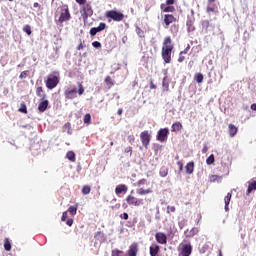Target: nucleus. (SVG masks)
<instances>
[{
	"instance_id": "obj_1",
	"label": "nucleus",
	"mask_w": 256,
	"mask_h": 256,
	"mask_svg": "<svg viewBox=\"0 0 256 256\" xmlns=\"http://www.w3.org/2000/svg\"><path fill=\"white\" fill-rule=\"evenodd\" d=\"M171 51H173V45H171V37H166L162 47V57L165 63H171Z\"/></svg>"
},
{
	"instance_id": "obj_2",
	"label": "nucleus",
	"mask_w": 256,
	"mask_h": 256,
	"mask_svg": "<svg viewBox=\"0 0 256 256\" xmlns=\"http://www.w3.org/2000/svg\"><path fill=\"white\" fill-rule=\"evenodd\" d=\"M80 13L84 23H87V19H89V17H93V7L91 6V2L82 4L80 7Z\"/></svg>"
},
{
	"instance_id": "obj_3",
	"label": "nucleus",
	"mask_w": 256,
	"mask_h": 256,
	"mask_svg": "<svg viewBox=\"0 0 256 256\" xmlns=\"http://www.w3.org/2000/svg\"><path fill=\"white\" fill-rule=\"evenodd\" d=\"M61 77L59 75V72H53L52 74L48 75L47 81H46V87L47 89H55L57 85H59Z\"/></svg>"
},
{
	"instance_id": "obj_4",
	"label": "nucleus",
	"mask_w": 256,
	"mask_h": 256,
	"mask_svg": "<svg viewBox=\"0 0 256 256\" xmlns=\"http://www.w3.org/2000/svg\"><path fill=\"white\" fill-rule=\"evenodd\" d=\"M106 17L108 19H113V21H123V13L117 12L115 10L107 11L106 12Z\"/></svg>"
},
{
	"instance_id": "obj_5",
	"label": "nucleus",
	"mask_w": 256,
	"mask_h": 256,
	"mask_svg": "<svg viewBox=\"0 0 256 256\" xmlns=\"http://www.w3.org/2000/svg\"><path fill=\"white\" fill-rule=\"evenodd\" d=\"M168 135H169V129L162 128L158 131L156 139H157V141H160V143H163V142L167 141Z\"/></svg>"
},
{
	"instance_id": "obj_6",
	"label": "nucleus",
	"mask_w": 256,
	"mask_h": 256,
	"mask_svg": "<svg viewBox=\"0 0 256 256\" xmlns=\"http://www.w3.org/2000/svg\"><path fill=\"white\" fill-rule=\"evenodd\" d=\"M140 139L142 145H144L145 149H147V147H149V143H151V135L149 134V131H143L140 134Z\"/></svg>"
},
{
	"instance_id": "obj_7",
	"label": "nucleus",
	"mask_w": 256,
	"mask_h": 256,
	"mask_svg": "<svg viewBox=\"0 0 256 256\" xmlns=\"http://www.w3.org/2000/svg\"><path fill=\"white\" fill-rule=\"evenodd\" d=\"M126 201L128 205H135V207H139L141 205H144L143 199H137L134 196L129 195L126 198Z\"/></svg>"
},
{
	"instance_id": "obj_8",
	"label": "nucleus",
	"mask_w": 256,
	"mask_h": 256,
	"mask_svg": "<svg viewBox=\"0 0 256 256\" xmlns=\"http://www.w3.org/2000/svg\"><path fill=\"white\" fill-rule=\"evenodd\" d=\"M155 239L160 245H167V235H165V233L157 232L155 234Z\"/></svg>"
},
{
	"instance_id": "obj_9",
	"label": "nucleus",
	"mask_w": 256,
	"mask_h": 256,
	"mask_svg": "<svg viewBox=\"0 0 256 256\" xmlns=\"http://www.w3.org/2000/svg\"><path fill=\"white\" fill-rule=\"evenodd\" d=\"M105 27H107V25L105 23L101 22L98 27H93L90 29V35L92 37H95V35H97V33H101V31H104Z\"/></svg>"
},
{
	"instance_id": "obj_10",
	"label": "nucleus",
	"mask_w": 256,
	"mask_h": 256,
	"mask_svg": "<svg viewBox=\"0 0 256 256\" xmlns=\"http://www.w3.org/2000/svg\"><path fill=\"white\" fill-rule=\"evenodd\" d=\"M193 253V246L191 244H183L181 248L182 256H190Z\"/></svg>"
},
{
	"instance_id": "obj_11",
	"label": "nucleus",
	"mask_w": 256,
	"mask_h": 256,
	"mask_svg": "<svg viewBox=\"0 0 256 256\" xmlns=\"http://www.w3.org/2000/svg\"><path fill=\"white\" fill-rule=\"evenodd\" d=\"M71 19V14L69 13V9L65 8L59 17L60 23H65V21H69Z\"/></svg>"
},
{
	"instance_id": "obj_12",
	"label": "nucleus",
	"mask_w": 256,
	"mask_h": 256,
	"mask_svg": "<svg viewBox=\"0 0 256 256\" xmlns=\"http://www.w3.org/2000/svg\"><path fill=\"white\" fill-rule=\"evenodd\" d=\"M139 252V245L137 243H133L130 245L128 249V256H137Z\"/></svg>"
},
{
	"instance_id": "obj_13",
	"label": "nucleus",
	"mask_w": 256,
	"mask_h": 256,
	"mask_svg": "<svg viewBox=\"0 0 256 256\" xmlns=\"http://www.w3.org/2000/svg\"><path fill=\"white\" fill-rule=\"evenodd\" d=\"M47 107H49V100H43L38 105V110L40 111V113H45V111H47Z\"/></svg>"
},
{
	"instance_id": "obj_14",
	"label": "nucleus",
	"mask_w": 256,
	"mask_h": 256,
	"mask_svg": "<svg viewBox=\"0 0 256 256\" xmlns=\"http://www.w3.org/2000/svg\"><path fill=\"white\" fill-rule=\"evenodd\" d=\"M67 99H75L77 97V88H73L65 92Z\"/></svg>"
},
{
	"instance_id": "obj_15",
	"label": "nucleus",
	"mask_w": 256,
	"mask_h": 256,
	"mask_svg": "<svg viewBox=\"0 0 256 256\" xmlns=\"http://www.w3.org/2000/svg\"><path fill=\"white\" fill-rule=\"evenodd\" d=\"M185 170H186L187 175H193V171H195V162H189L185 166Z\"/></svg>"
},
{
	"instance_id": "obj_16",
	"label": "nucleus",
	"mask_w": 256,
	"mask_h": 256,
	"mask_svg": "<svg viewBox=\"0 0 256 256\" xmlns=\"http://www.w3.org/2000/svg\"><path fill=\"white\" fill-rule=\"evenodd\" d=\"M127 189V185L121 184L115 188V193L116 195H121V193H127Z\"/></svg>"
},
{
	"instance_id": "obj_17",
	"label": "nucleus",
	"mask_w": 256,
	"mask_h": 256,
	"mask_svg": "<svg viewBox=\"0 0 256 256\" xmlns=\"http://www.w3.org/2000/svg\"><path fill=\"white\" fill-rule=\"evenodd\" d=\"M248 189H247V195H249L250 193H253V191H256V181L255 180H251L248 182Z\"/></svg>"
},
{
	"instance_id": "obj_18",
	"label": "nucleus",
	"mask_w": 256,
	"mask_h": 256,
	"mask_svg": "<svg viewBox=\"0 0 256 256\" xmlns=\"http://www.w3.org/2000/svg\"><path fill=\"white\" fill-rule=\"evenodd\" d=\"M197 233H199V228H192L190 231L186 230L184 235H186V237H195Z\"/></svg>"
},
{
	"instance_id": "obj_19",
	"label": "nucleus",
	"mask_w": 256,
	"mask_h": 256,
	"mask_svg": "<svg viewBox=\"0 0 256 256\" xmlns=\"http://www.w3.org/2000/svg\"><path fill=\"white\" fill-rule=\"evenodd\" d=\"M173 21H175V17L171 14H166L164 16V23L165 25L169 26L171 25V23H173Z\"/></svg>"
},
{
	"instance_id": "obj_20",
	"label": "nucleus",
	"mask_w": 256,
	"mask_h": 256,
	"mask_svg": "<svg viewBox=\"0 0 256 256\" xmlns=\"http://www.w3.org/2000/svg\"><path fill=\"white\" fill-rule=\"evenodd\" d=\"M228 129L230 137H235L237 135L238 129L235 125L229 124Z\"/></svg>"
},
{
	"instance_id": "obj_21",
	"label": "nucleus",
	"mask_w": 256,
	"mask_h": 256,
	"mask_svg": "<svg viewBox=\"0 0 256 256\" xmlns=\"http://www.w3.org/2000/svg\"><path fill=\"white\" fill-rule=\"evenodd\" d=\"M157 253H159V245L157 244H152L150 246V255L151 256H157Z\"/></svg>"
},
{
	"instance_id": "obj_22",
	"label": "nucleus",
	"mask_w": 256,
	"mask_h": 256,
	"mask_svg": "<svg viewBox=\"0 0 256 256\" xmlns=\"http://www.w3.org/2000/svg\"><path fill=\"white\" fill-rule=\"evenodd\" d=\"M231 197H232V195H231V193H228L227 195H226V197L224 198V203H225V211H229V203H231Z\"/></svg>"
},
{
	"instance_id": "obj_23",
	"label": "nucleus",
	"mask_w": 256,
	"mask_h": 256,
	"mask_svg": "<svg viewBox=\"0 0 256 256\" xmlns=\"http://www.w3.org/2000/svg\"><path fill=\"white\" fill-rule=\"evenodd\" d=\"M181 129H183V125L181 124V122H176L172 125L173 133H177V131H181Z\"/></svg>"
},
{
	"instance_id": "obj_24",
	"label": "nucleus",
	"mask_w": 256,
	"mask_h": 256,
	"mask_svg": "<svg viewBox=\"0 0 256 256\" xmlns=\"http://www.w3.org/2000/svg\"><path fill=\"white\" fill-rule=\"evenodd\" d=\"M149 193H153V190L151 188H148V189H143V188H139L137 190V194L138 195H149Z\"/></svg>"
},
{
	"instance_id": "obj_25",
	"label": "nucleus",
	"mask_w": 256,
	"mask_h": 256,
	"mask_svg": "<svg viewBox=\"0 0 256 256\" xmlns=\"http://www.w3.org/2000/svg\"><path fill=\"white\" fill-rule=\"evenodd\" d=\"M162 87L164 91H169V78L164 77Z\"/></svg>"
},
{
	"instance_id": "obj_26",
	"label": "nucleus",
	"mask_w": 256,
	"mask_h": 256,
	"mask_svg": "<svg viewBox=\"0 0 256 256\" xmlns=\"http://www.w3.org/2000/svg\"><path fill=\"white\" fill-rule=\"evenodd\" d=\"M36 94L38 97H41L42 99H45V93L43 92V87H38L36 89Z\"/></svg>"
},
{
	"instance_id": "obj_27",
	"label": "nucleus",
	"mask_w": 256,
	"mask_h": 256,
	"mask_svg": "<svg viewBox=\"0 0 256 256\" xmlns=\"http://www.w3.org/2000/svg\"><path fill=\"white\" fill-rule=\"evenodd\" d=\"M67 159H69V161L75 162V152L73 151H69L66 154Z\"/></svg>"
},
{
	"instance_id": "obj_28",
	"label": "nucleus",
	"mask_w": 256,
	"mask_h": 256,
	"mask_svg": "<svg viewBox=\"0 0 256 256\" xmlns=\"http://www.w3.org/2000/svg\"><path fill=\"white\" fill-rule=\"evenodd\" d=\"M194 80H195L197 83H203V74L197 73V74L194 76Z\"/></svg>"
},
{
	"instance_id": "obj_29",
	"label": "nucleus",
	"mask_w": 256,
	"mask_h": 256,
	"mask_svg": "<svg viewBox=\"0 0 256 256\" xmlns=\"http://www.w3.org/2000/svg\"><path fill=\"white\" fill-rule=\"evenodd\" d=\"M168 174H169V170H168L167 168H165V167H162V168L160 169V171H159L160 177H165V176L168 175Z\"/></svg>"
},
{
	"instance_id": "obj_30",
	"label": "nucleus",
	"mask_w": 256,
	"mask_h": 256,
	"mask_svg": "<svg viewBox=\"0 0 256 256\" xmlns=\"http://www.w3.org/2000/svg\"><path fill=\"white\" fill-rule=\"evenodd\" d=\"M207 165H213L215 163V155L211 154L207 159H206Z\"/></svg>"
},
{
	"instance_id": "obj_31",
	"label": "nucleus",
	"mask_w": 256,
	"mask_h": 256,
	"mask_svg": "<svg viewBox=\"0 0 256 256\" xmlns=\"http://www.w3.org/2000/svg\"><path fill=\"white\" fill-rule=\"evenodd\" d=\"M68 211L70 215H77V204L75 206H70Z\"/></svg>"
},
{
	"instance_id": "obj_32",
	"label": "nucleus",
	"mask_w": 256,
	"mask_h": 256,
	"mask_svg": "<svg viewBox=\"0 0 256 256\" xmlns=\"http://www.w3.org/2000/svg\"><path fill=\"white\" fill-rule=\"evenodd\" d=\"M4 249H5V251H10L11 250V242H9L8 238L5 239Z\"/></svg>"
},
{
	"instance_id": "obj_33",
	"label": "nucleus",
	"mask_w": 256,
	"mask_h": 256,
	"mask_svg": "<svg viewBox=\"0 0 256 256\" xmlns=\"http://www.w3.org/2000/svg\"><path fill=\"white\" fill-rule=\"evenodd\" d=\"M64 131H66L68 133V135H71V123H66L63 127Z\"/></svg>"
},
{
	"instance_id": "obj_34",
	"label": "nucleus",
	"mask_w": 256,
	"mask_h": 256,
	"mask_svg": "<svg viewBox=\"0 0 256 256\" xmlns=\"http://www.w3.org/2000/svg\"><path fill=\"white\" fill-rule=\"evenodd\" d=\"M82 193H83V195H89V193H91V187H89V186H84V187L82 188Z\"/></svg>"
},
{
	"instance_id": "obj_35",
	"label": "nucleus",
	"mask_w": 256,
	"mask_h": 256,
	"mask_svg": "<svg viewBox=\"0 0 256 256\" xmlns=\"http://www.w3.org/2000/svg\"><path fill=\"white\" fill-rule=\"evenodd\" d=\"M23 31H24V33H26V34L31 35V33H32V31H31V26L25 25V26L23 27Z\"/></svg>"
},
{
	"instance_id": "obj_36",
	"label": "nucleus",
	"mask_w": 256,
	"mask_h": 256,
	"mask_svg": "<svg viewBox=\"0 0 256 256\" xmlns=\"http://www.w3.org/2000/svg\"><path fill=\"white\" fill-rule=\"evenodd\" d=\"M119 255H123V251L119 249L112 250V256H119Z\"/></svg>"
},
{
	"instance_id": "obj_37",
	"label": "nucleus",
	"mask_w": 256,
	"mask_h": 256,
	"mask_svg": "<svg viewBox=\"0 0 256 256\" xmlns=\"http://www.w3.org/2000/svg\"><path fill=\"white\" fill-rule=\"evenodd\" d=\"M84 123H87V124L91 123V114H86L84 116Z\"/></svg>"
},
{
	"instance_id": "obj_38",
	"label": "nucleus",
	"mask_w": 256,
	"mask_h": 256,
	"mask_svg": "<svg viewBox=\"0 0 256 256\" xmlns=\"http://www.w3.org/2000/svg\"><path fill=\"white\" fill-rule=\"evenodd\" d=\"M202 27L203 29H209V20H203Z\"/></svg>"
},
{
	"instance_id": "obj_39",
	"label": "nucleus",
	"mask_w": 256,
	"mask_h": 256,
	"mask_svg": "<svg viewBox=\"0 0 256 256\" xmlns=\"http://www.w3.org/2000/svg\"><path fill=\"white\" fill-rule=\"evenodd\" d=\"M92 46L95 48V49H101V43L99 41H94L92 43Z\"/></svg>"
},
{
	"instance_id": "obj_40",
	"label": "nucleus",
	"mask_w": 256,
	"mask_h": 256,
	"mask_svg": "<svg viewBox=\"0 0 256 256\" xmlns=\"http://www.w3.org/2000/svg\"><path fill=\"white\" fill-rule=\"evenodd\" d=\"M19 111L20 113H27V106H25V104H21Z\"/></svg>"
},
{
	"instance_id": "obj_41",
	"label": "nucleus",
	"mask_w": 256,
	"mask_h": 256,
	"mask_svg": "<svg viewBox=\"0 0 256 256\" xmlns=\"http://www.w3.org/2000/svg\"><path fill=\"white\" fill-rule=\"evenodd\" d=\"M78 95H82L83 93H85V89L83 88V85L78 84Z\"/></svg>"
},
{
	"instance_id": "obj_42",
	"label": "nucleus",
	"mask_w": 256,
	"mask_h": 256,
	"mask_svg": "<svg viewBox=\"0 0 256 256\" xmlns=\"http://www.w3.org/2000/svg\"><path fill=\"white\" fill-rule=\"evenodd\" d=\"M167 213H175V206H168Z\"/></svg>"
},
{
	"instance_id": "obj_43",
	"label": "nucleus",
	"mask_w": 256,
	"mask_h": 256,
	"mask_svg": "<svg viewBox=\"0 0 256 256\" xmlns=\"http://www.w3.org/2000/svg\"><path fill=\"white\" fill-rule=\"evenodd\" d=\"M121 219H124L125 221H127V219H129V214H127V212H124L123 214L120 215Z\"/></svg>"
},
{
	"instance_id": "obj_44",
	"label": "nucleus",
	"mask_w": 256,
	"mask_h": 256,
	"mask_svg": "<svg viewBox=\"0 0 256 256\" xmlns=\"http://www.w3.org/2000/svg\"><path fill=\"white\" fill-rule=\"evenodd\" d=\"M76 3H78L80 6H83L87 3V0H76Z\"/></svg>"
},
{
	"instance_id": "obj_45",
	"label": "nucleus",
	"mask_w": 256,
	"mask_h": 256,
	"mask_svg": "<svg viewBox=\"0 0 256 256\" xmlns=\"http://www.w3.org/2000/svg\"><path fill=\"white\" fill-rule=\"evenodd\" d=\"M189 49H191V46L188 44V45H187V47L185 48V50H184V51H182V52H180V53H181V55H185V54H187V52L189 51Z\"/></svg>"
},
{
	"instance_id": "obj_46",
	"label": "nucleus",
	"mask_w": 256,
	"mask_h": 256,
	"mask_svg": "<svg viewBox=\"0 0 256 256\" xmlns=\"http://www.w3.org/2000/svg\"><path fill=\"white\" fill-rule=\"evenodd\" d=\"M26 77H27V71L21 72L19 78H20V79H25Z\"/></svg>"
},
{
	"instance_id": "obj_47",
	"label": "nucleus",
	"mask_w": 256,
	"mask_h": 256,
	"mask_svg": "<svg viewBox=\"0 0 256 256\" xmlns=\"http://www.w3.org/2000/svg\"><path fill=\"white\" fill-rule=\"evenodd\" d=\"M178 61H179V63H183L185 61V56H183V54H181V52H180V56L178 58Z\"/></svg>"
},
{
	"instance_id": "obj_48",
	"label": "nucleus",
	"mask_w": 256,
	"mask_h": 256,
	"mask_svg": "<svg viewBox=\"0 0 256 256\" xmlns=\"http://www.w3.org/2000/svg\"><path fill=\"white\" fill-rule=\"evenodd\" d=\"M145 183H147L146 179H141V180L138 181L139 187H141V185H145Z\"/></svg>"
},
{
	"instance_id": "obj_49",
	"label": "nucleus",
	"mask_w": 256,
	"mask_h": 256,
	"mask_svg": "<svg viewBox=\"0 0 256 256\" xmlns=\"http://www.w3.org/2000/svg\"><path fill=\"white\" fill-rule=\"evenodd\" d=\"M165 13H171V11H173V7L171 6H167L165 9H164Z\"/></svg>"
},
{
	"instance_id": "obj_50",
	"label": "nucleus",
	"mask_w": 256,
	"mask_h": 256,
	"mask_svg": "<svg viewBox=\"0 0 256 256\" xmlns=\"http://www.w3.org/2000/svg\"><path fill=\"white\" fill-rule=\"evenodd\" d=\"M136 33L139 35V37H143V32L140 30V28L136 29Z\"/></svg>"
},
{
	"instance_id": "obj_51",
	"label": "nucleus",
	"mask_w": 256,
	"mask_h": 256,
	"mask_svg": "<svg viewBox=\"0 0 256 256\" xmlns=\"http://www.w3.org/2000/svg\"><path fill=\"white\" fill-rule=\"evenodd\" d=\"M177 165L179 166V171H183V162L179 161Z\"/></svg>"
},
{
	"instance_id": "obj_52",
	"label": "nucleus",
	"mask_w": 256,
	"mask_h": 256,
	"mask_svg": "<svg viewBox=\"0 0 256 256\" xmlns=\"http://www.w3.org/2000/svg\"><path fill=\"white\" fill-rule=\"evenodd\" d=\"M66 224L68 225V227H71L73 225V219H68Z\"/></svg>"
},
{
	"instance_id": "obj_53",
	"label": "nucleus",
	"mask_w": 256,
	"mask_h": 256,
	"mask_svg": "<svg viewBox=\"0 0 256 256\" xmlns=\"http://www.w3.org/2000/svg\"><path fill=\"white\" fill-rule=\"evenodd\" d=\"M67 219V212H63L61 221H65Z\"/></svg>"
},
{
	"instance_id": "obj_54",
	"label": "nucleus",
	"mask_w": 256,
	"mask_h": 256,
	"mask_svg": "<svg viewBox=\"0 0 256 256\" xmlns=\"http://www.w3.org/2000/svg\"><path fill=\"white\" fill-rule=\"evenodd\" d=\"M213 11H215V8L210 7V6L207 7V12L208 13H213Z\"/></svg>"
},
{
	"instance_id": "obj_55",
	"label": "nucleus",
	"mask_w": 256,
	"mask_h": 256,
	"mask_svg": "<svg viewBox=\"0 0 256 256\" xmlns=\"http://www.w3.org/2000/svg\"><path fill=\"white\" fill-rule=\"evenodd\" d=\"M207 151H209V148L207 147V145H204V147L202 148V153H207Z\"/></svg>"
},
{
	"instance_id": "obj_56",
	"label": "nucleus",
	"mask_w": 256,
	"mask_h": 256,
	"mask_svg": "<svg viewBox=\"0 0 256 256\" xmlns=\"http://www.w3.org/2000/svg\"><path fill=\"white\" fill-rule=\"evenodd\" d=\"M175 3V0H166V5H173Z\"/></svg>"
},
{
	"instance_id": "obj_57",
	"label": "nucleus",
	"mask_w": 256,
	"mask_h": 256,
	"mask_svg": "<svg viewBox=\"0 0 256 256\" xmlns=\"http://www.w3.org/2000/svg\"><path fill=\"white\" fill-rule=\"evenodd\" d=\"M131 151H132V148H131V147H127V148L125 149V153H131Z\"/></svg>"
},
{
	"instance_id": "obj_58",
	"label": "nucleus",
	"mask_w": 256,
	"mask_h": 256,
	"mask_svg": "<svg viewBox=\"0 0 256 256\" xmlns=\"http://www.w3.org/2000/svg\"><path fill=\"white\" fill-rule=\"evenodd\" d=\"M217 177H218L217 175H213V176H211L210 179H211V181H216V180H217Z\"/></svg>"
},
{
	"instance_id": "obj_59",
	"label": "nucleus",
	"mask_w": 256,
	"mask_h": 256,
	"mask_svg": "<svg viewBox=\"0 0 256 256\" xmlns=\"http://www.w3.org/2000/svg\"><path fill=\"white\" fill-rule=\"evenodd\" d=\"M83 48H84L83 43L79 44V46L77 47L78 51H81V49Z\"/></svg>"
},
{
	"instance_id": "obj_60",
	"label": "nucleus",
	"mask_w": 256,
	"mask_h": 256,
	"mask_svg": "<svg viewBox=\"0 0 256 256\" xmlns=\"http://www.w3.org/2000/svg\"><path fill=\"white\" fill-rule=\"evenodd\" d=\"M251 109H252V111H256V103L251 105Z\"/></svg>"
},
{
	"instance_id": "obj_61",
	"label": "nucleus",
	"mask_w": 256,
	"mask_h": 256,
	"mask_svg": "<svg viewBox=\"0 0 256 256\" xmlns=\"http://www.w3.org/2000/svg\"><path fill=\"white\" fill-rule=\"evenodd\" d=\"M117 114H118V115H123V109H118Z\"/></svg>"
},
{
	"instance_id": "obj_62",
	"label": "nucleus",
	"mask_w": 256,
	"mask_h": 256,
	"mask_svg": "<svg viewBox=\"0 0 256 256\" xmlns=\"http://www.w3.org/2000/svg\"><path fill=\"white\" fill-rule=\"evenodd\" d=\"M33 7H34V8L39 7V3L35 2V3L33 4Z\"/></svg>"
},
{
	"instance_id": "obj_63",
	"label": "nucleus",
	"mask_w": 256,
	"mask_h": 256,
	"mask_svg": "<svg viewBox=\"0 0 256 256\" xmlns=\"http://www.w3.org/2000/svg\"><path fill=\"white\" fill-rule=\"evenodd\" d=\"M105 81H106V83H108V81H111V77L107 76Z\"/></svg>"
},
{
	"instance_id": "obj_64",
	"label": "nucleus",
	"mask_w": 256,
	"mask_h": 256,
	"mask_svg": "<svg viewBox=\"0 0 256 256\" xmlns=\"http://www.w3.org/2000/svg\"><path fill=\"white\" fill-rule=\"evenodd\" d=\"M219 256H223V254L221 253V250H219Z\"/></svg>"
}]
</instances>
